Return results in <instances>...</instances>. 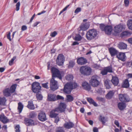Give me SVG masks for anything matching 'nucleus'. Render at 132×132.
Wrapping results in <instances>:
<instances>
[{
  "instance_id": "nucleus-42",
  "label": "nucleus",
  "mask_w": 132,
  "mask_h": 132,
  "mask_svg": "<svg viewBox=\"0 0 132 132\" xmlns=\"http://www.w3.org/2000/svg\"><path fill=\"white\" fill-rule=\"evenodd\" d=\"M67 100L68 102H71L73 100V98L71 95H67Z\"/></svg>"
},
{
  "instance_id": "nucleus-56",
  "label": "nucleus",
  "mask_w": 132,
  "mask_h": 132,
  "mask_svg": "<svg viewBox=\"0 0 132 132\" xmlns=\"http://www.w3.org/2000/svg\"><path fill=\"white\" fill-rule=\"evenodd\" d=\"M10 34L11 33L10 32H8V34H7V38L8 39H9L10 41H11V39L10 37Z\"/></svg>"
},
{
  "instance_id": "nucleus-16",
  "label": "nucleus",
  "mask_w": 132,
  "mask_h": 132,
  "mask_svg": "<svg viewBox=\"0 0 132 132\" xmlns=\"http://www.w3.org/2000/svg\"><path fill=\"white\" fill-rule=\"evenodd\" d=\"M123 28V24H120L114 27V32L117 33H120L122 31Z\"/></svg>"
},
{
  "instance_id": "nucleus-1",
  "label": "nucleus",
  "mask_w": 132,
  "mask_h": 132,
  "mask_svg": "<svg viewBox=\"0 0 132 132\" xmlns=\"http://www.w3.org/2000/svg\"><path fill=\"white\" fill-rule=\"evenodd\" d=\"M97 32L94 29H92L87 32L86 36L87 39L88 40L94 39L97 36Z\"/></svg>"
},
{
  "instance_id": "nucleus-35",
  "label": "nucleus",
  "mask_w": 132,
  "mask_h": 132,
  "mask_svg": "<svg viewBox=\"0 0 132 132\" xmlns=\"http://www.w3.org/2000/svg\"><path fill=\"white\" fill-rule=\"evenodd\" d=\"M127 25L128 28L132 30V20H129L127 22Z\"/></svg>"
},
{
  "instance_id": "nucleus-5",
  "label": "nucleus",
  "mask_w": 132,
  "mask_h": 132,
  "mask_svg": "<svg viewBox=\"0 0 132 132\" xmlns=\"http://www.w3.org/2000/svg\"><path fill=\"white\" fill-rule=\"evenodd\" d=\"M51 71L52 73V77H57L60 79H61L62 76L59 71L55 67H52L51 68Z\"/></svg>"
},
{
  "instance_id": "nucleus-61",
  "label": "nucleus",
  "mask_w": 132,
  "mask_h": 132,
  "mask_svg": "<svg viewBox=\"0 0 132 132\" xmlns=\"http://www.w3.org/2000/svg\"><path fill=\"white\" fill-rule=\"evenodd\" d=\"M114 124L118 127L119 126V123L118 121L116 120L114 121Z\"/></svg>"
},
{
  "instance_id": "nucleus-41",
  "label": "nucleus",
  "mask_w": 132,
  "mask_h": 132,
  "mask_svg": "<svg viewBox=\"0 0 132 132\" xmlns=\"http://www.w3.org/2000/svg\"><path fill=\"white\" fill-rule=\"evenodd\" d=\"M118 108L120 110H122L124 109V102L119 103L118 105Z\"/></svg>"
},
{
  "instance_id": "nucleus-11",
  "label": "nucleus",
  "mask_w": 132,
  "mask_h": 132,
  "mask_svg": "<svg viewBox=\"0 0 132 132\" xmlns=\"http://www.w3.org/2000/svg\"><path fill=\"white\" fill-rule=\"evenodd\" d=\"M38 118L40 121H44L47 120L46 114L43 112H40L39 113Z\"/></svg>"
},
{
  "instance_id": "nucleus-27",
  "label": "nucleus",
  "mask_w": 132,
  "mask_h": 132,
  "mask_svg": "<svg viewBox=\"0 0 132 132\" xmlns=\"http://www.w3.org/2000/svg\"><path fill=\"white\" fill-rule=\"evenodd\" d=\"M18 112L20 113L22 112L23 108V105L21 102H19L18 103Z\"/></svg>"
},
{
  "instance_id": "nucleus-29",
  "label": "nucleus",
  "mask_w": 132,
  "mask_h": 132,
  "mask_svg": "<svg viewBox=\"0 0 132 132\" xmlns=\"http://www.w3.org/2000/svg\"><path fill=\"white\" fill-rule=\"evenodd\" d=\"M110 82V80L108 79H106L104 81V85L106 89H109L111 88L109 83Z\"/></svg>"
},
{
  "instance_id": "nucleus-31",
  "label": "nucleus",
  "mask_w": 132,
  "mask_h": 132,
  "mask_svg": "<svg viewBox=\"0 0 132 132\" xmlns=\"http://www.w3.org/2000/svg\"><path fill=\"white\" fill-rule=\"evenodd\" d=\"M114 94V93L113 91L109 92L106 96V97L107 99H110L111 98Z\"/></svg>"
},
{
  "instance_id": "nucleus-54",
  "label": "nucleus",
  "mask_w": 132,
  "mask_h": 132,
  "mask_svg": "<svg viewBox=\"0 0 132 132\" xmlns=\"http://www.w3.org/2000/svg\"><path fill=\"white\" fill-rule=\"evenodd\" d=\"M57 34V32L56 31H54L51 33L50 36L52 37H54Z\"/></svg>"
},
{
  "instance_id": "nucleus-10",
  "label": "nucleus",
  "mask_w": 132,
  "mask_h": 132,
  "mask_svg": "<svg viewBox=\"0 0 132 132\" xmlns=\"http://www.w3.org/2000/svg\"><path fill=\"white\" fill-rule=\"evenodd\" d=\"M89 24L87 23H82L80 25L78 29L79 31L81 30L85 31L89 27Z\"/></svg>"
},
{
  "instance_id": "nucleus-37",
  "label": "nucleus",
  "mask_w": 132,
  "mask_h": 132,
  "mask_svg": "<svg viewBox=\"0 0 132 132\" xmlns=\"http://www.w3.org/2000/svg\"><path fill=\"white\" fill-rule=\"evenodd\" d=\"M82 39V37L80 34H77L76 35L74 39L76 41H79L80 40Z\"/></svg>"
},
{
  "instance_id": "nucleus-43",
  "label": "nucleus",
  "mask_w": 132,
  "mask_h": 132,
  "mask_svg": "<svg viewBox=\"0 0 132 132\" xmlns=\"http://www.w3.org/2000/svg\"><path fill=\"white\" fill-rule=\"evenodd\" d=\"M75 65V61L73 60L70 61L69 62L68 67L69 68H72Z\"/></svg>"
},
{
  "instance_id": "nucleus-19",
  "label": "nucleus",
  "mask_w": 132,
  "mask_h": 132,
  "mask_svg": "<svg viewBox=\"0 0 132 132\" xmlns=\"http://www.w3.org/2000/svg\"><path fill=\"white\" fill-rule=\"evenodd\" d=\"M82 86L84 89L88 91L90 90L91 88L90 85L86 82H83Z\"/></svg>"
},
{
  "instance_id": "nucleus-18",
  "label": "nucleus",
  "mask_w": 132,
  "mask_h": 132,
  "mask_svg": "<svg viewBox=\"0 0 132 132\" xmlns=\"http://www.w3.org/2000/svg\"><path fill=\"white\" fill-rule=\"evenodd\" d=\"M66 104L63 103H60L59 106L58 107V110L60 112H62L64 111V110L66 108Z\"/></svg>"
},
{
  "instance_id": "nucleus-17",
  "label": "nucleus",
  "mask_w": 132,
  "mask_h": 132,
  "mask_svg": "<svg viewBox=\"0 0 132 132\" xmlns=\"http://www.w3.org/2000/svg\"><path fill=\"white\" fill-rule=\"evenodd\" d=\"M56 95L53 94L49 93L48 94L47 99L50 101H56Z\"/></svg>"
},
{
  "instance_id": "nucleus-62",
  "label": "nucleus",
  "mask_w": 132,
  "mask_h": 132,
  "mask_svg": "<svg viewBox=\"0 0 132 132\" xmlns=\"http://www.w3.org/2000/svg\"><path fill=\"white\" fill-rule=\"evenodd\" d=\"M93 130V132H98V128L96 127H94Z\"/></svg>"
},
{
  "instance_id": "nucleus-3",
  "label": "nucleus",
  "mask_w": 132,
  "mask_h": 132,
  "mask_svg": "<svg viewBox=\"0 0 132 132\" xmlns=\"http://www.w3.org/2000/svg\"><path fill=\"white\" fill-rule=\"evenodd\" d=\"M100 28L102 31H104L106 34L108 35L111 34L113 30L112 27L111 26H105L103 24L100 25Z\"/></svg>"
},
{
  "instance_id": "nucleus-34",
  "label": "nucleus",
  "mask_w": 132,
  "mask_h": 132,
  "mask_svg": "<svg viewBox=\"0 0 132 132\" xmlns=\"http://www.w3.org/2000/svg\"><path fill=\"white\" fill-rule=\"evenodd\" d=\"M6 100L4 97L0 98V105H5Z\"/></svg>"
},
{
  "instance_id": "nucleus-48",
  "label": "nucleus",
  "mask_w": 132,
  "mask_h": 132,
  "mask_svg": "<svg viewBox=\"0 0 132 132\" xmlns=\"http://www.w3.org/2000/svg\"><path fill=\"white\" fill-rule=\"evenodd\" d=\"M131 33L128 31H124V36H130Z\"/></svg>"
},
{
  "instance_id": "nucleus-36",
  "label": "nucleus",
  "mask_w": 132,
  "mask_h": 132,
  "mask_svg": "<svg viewBox=\"0 0 132 132\" xmlns=\"http://www.w3.org/2000/svg\"><path fill=\"white\" fill-rule=\"evenodd\" d=\"M129 85L128 80L126 79L124 80V88H128L129 87Z\"/></svg>"
},
{
  "instance_id": "nucleus-25",
  "label": "nucleus",
  "mask_w": 132,
  "mask_h": 132,
  "mask_svg": "<svg viewBox=\"0 0 132 132\" xmlns=\"http://www.w3.org/2000/svg\"><path fill=\"white\" fill-rule=\"evenodd\" d=\"M3 93L5 96L6 97L9 96L11 95V92L9 88H7L5 89L3 91Z\"/></svg>"
},
{
  "instance_id": "nucleus-14",
  "label": "nucleus",
  "mask_w": 132,
  "mask_h": 132,
  "mask_svg": "<svg viewBox=\"0 0 132 132\" xmlns=\"http://www.w3.org/2000/svg\"><path fill=\"white\" fill-rule=\"evenodd\" d=\"M74 124L73 123L70 121L65 122L63 125L64 127L67 129H69L73 128Z\"/></svg>"
},
{
  "instance_id": "nucleus-32",
  "label": "nucleus",
  "mask_w": 132,
  "mask_h": 132,
  "mask_svg": "<svg viewBox=\"0 0 132 132\" xmlns=\"http://www.w3.org/2000/svg\"><path fill=\"white\" fill-rule=\"evenodd\" d=\"M117 57L120 60L124 61V53L120 52L117 55Z\"/></svg>"
},
{
  "instance_id": "nucleus-6",
  "label": "nucleus",
  "mask_w": 132,
  "mask_h": 132,
  "mask_svg": "<svg viewBox=\"0 0 132 132\" xmlns=\"http://www.w3.org/2000/svg\"><path fill=\"white\" fill-rule=\"evenodd\" d=\"M55 78L52 77L50 82V88L51 90L55 91L58 88L57 82L55 80Z\"/></svg>"
},
{
  "instance_id": "nucleus-13",
  "label": "nucleus",
  "mask_w": 132,
  "mask_h": 132,
  "mask_svg": "<svg viewBox=\"0 0 132 132\" xmlns=\"http://www.w3.org/2000/svg\"><path fill=\"white\" fill-rule=\"evenodd\" d=\"M72 90L71 87L69 83H67L64 85L63 89V91L64 93L67 94H70Z\"/></svg>"
},
{
  "instance_id": "nucleus-8",
  "label": "nucleus",
  "mask_w": 132,
  "mask_h": 132,
  "mask_svg": "<svg viewBox=\"0 0 132 132\" xmlns=\"http://www.w3.org/2000/svg\"><path fill=\"white\" fill-rule=\"evenodd\" d=\"M90 84L93 87H97L100 84V82L94 76H92L89 81Z\"/></svg>"
},
{
  "instance_id": "nucleus-39",
  "label": "nucleus",
  "mask_w": 132,
  "mask_h": 132,
  "mask_svg": "<svg viewBox=\"0 0 132 132\" xmlns=\"http://www.w3.org/2000/svg\"><path fill=\"white\" fill-rule=\"evenodd\" d=\"M130 101L129 96L127 95L124 94V102H128Z\"/></svg>"
},
{
  "instance_id": "nucleus-38",
  "label": "nucleus",
  "mask_w": 132,
  "mask_h": 132,
  "mask_svg": "<svg viewBox=\"0 0 132 132\" xmlns=\"http://www.w3.org/2000/svg\"><path fill=\"white\" fill-rule=\"evenodd\" d=\"M73 77V76L72 74L68 75L65 76V78L66 80L70 81L72 80Z\"/></svg>"
},
{
  "instance_id": "nucleus-22",
  "label": "nucleus",
  "mask_w": 132,
  "mask_h": 132,
  "mask_svg": "<svg viewBox=\"0 0 132 132\" xmlns=\"http://www.w3.org/2000/svg\"><path fill=\"white\" fill-rule=\"evenodd\" d=\"M0 120L4 123L7 122L9 120L4 114L0 115Z\"/></svg>"
},
{
  "instance_id": "nucleus-33",
  "label": "nucleus",
  "mask_w": 132,
  "mask_h": 132,
  "mask_svg": "<svg viewBox=\"0 0 132 132\" xmlns=\"http://www.w3.org/2000/svg\"><path fill=\"white\" fill-rule=\"evenodd\" d=\"M16 86L17 85L15 84L11 86L10 89L11 93H13L15 92Z\"/></svg>"
},
{
  "instance_id": "nucleus-50",
  "label": "nucleus",
  "mask_w": 132,
  "mask_h": 132,
  "mask_svg": "<svg viewBox=\"0 0 132 132\" xmlns=\"http://www.w3.org/2000/svg\"><path fill=\"white\" fill-rule=\"evenodd\" d=\"M20 5V3L19 2H18L16 5V11H18L19 9V7Z\"/></svg>"
},
{
  "instance_id": "nucleus-53",
  "label": "nucleus",
  "mask_w": 132,
  "mask_h": 132,
  "mask_svg": "<svg viewBox=\"0 0 132 132\" xmlns=\"http://www.w3.org/2000/svg\"><path fill=\"white\" fill-rule=\"evenodd\" d=\"M129 4V1L128 0H124V4L126 7H127Z\"/></svg>"
},
{
  "instance_id": "nucleus-4",
  "label": "nucleus",
  "mask_w": 132,
  "mask_h": 132,
  "mask_svg": "<svg viewBox=\"0 0 132 132\" xmlns=\"http://www.w3.org/2000/svg\"><path fill=\"white\" fill-rule=\"evenodd\" d=\"M31 89L33 92L35 93H38L41 90V86L40 84L37 82H34L31 85Z\"/></svg>"
},
{
  "instance_id": "nucleus-63",
  "label": "nucleus",
  "mask_w": 132,
  "mask_h": 132,
  "mask_svg": "<svg viewBox=\"0 0 132 132\" xmlns=\"http://www.w3.org/2000/svg\"><path fill=\"white\" fill-rule=\"evenodd\" d=\"M5 70V68L3 67L0 68V72H3Z\"/></svg>"
},
{
  "instance_id": "nucleus-51",
  "label": "nucleus",
  "mask_w": 132,
  "mask_h": 132,
  "mask_svg": "<svg viewBox=\"0 0 132 132\" xmlns=\"http://www.w3.org/2000/svg\"><path fill=\"white\" fill-rule=\"evenodd\" d=\"M56 98H57L56 99V101L58 100H63L64 99L63 97V96L59 95H57L56 96Z\"/></svg>"
},
{
  "instance_id": "nucleus-52",
  "label": "nucleus",
  "mask_w": 132,
  "mask_h": 132,
  "mask_svg": "<svg viewBox=\"0 0 132 132\" xmlns=\"http://www.w3.org/2000/svg\"><path fill=\"white\" fill-rule=\"evenodd\" d=\"M48 83L47 82L43 84H42V86L44 88H46L47 89L48 88Z\"/></svg>"
},
{
  "instance_id": "nucleus-60",
  "label": "nucleus",
  "mask_w": 132,
  "mask_h": 132,
  "mask_svg": "<svg viewBox=\"0 0 132 132\" xmlns=\"http://www.w3.org/2000/svg\"><path fill=\"white\" fill-rule=\"evenodd\" d=\"M131 63H130V62H127L126 64V65L127 67H130V65H131Z\"/></svg>"
},
{
  "instance_id": "nucleus-2",
  "label": "nucleus",
  "mask_w": 132,
  "mask_h": 132,
  "mask_svg": "<svg viewBox=\"0 0 132 132\" xmlns=\"http://www.w3.org/2000/svg\"><path fill=\"white\" fill-rule=\"evenodd\" d=\"M80 73L84 75L88 76L91 74L92 69L89 67L84 66L81 67L80 69Z\"/></svg>"
},
{
  "instance_id": "nucleus-58",
  "label": "nucleus",
  "mask_w": 132,
  "mask_h": 132,
  "mask_svg": "<svg viewBox=\"0 0 132 132\" xmlns=\"http://www.w3.org/2000/svg\"><path fill=\"white\" fill-rule=\"evenodd\" d=\"M27 27L26 26L23 25L22 27L21 30L22 31H24L26 30L27 29Z\"/></svg>"
},
{
  "instance_id": "nucleus-59",
  "label": "nucleus",
  "mask_w": 132,
  "mask_h": 132,
  "mask_svg": "<svg viewBox=\"0 0 132 132\" xmlns=\"http://www.w3.org/2000/svg\"><path fill=\"white\" fill-rule=\"evenodd\" d=\"M127 41L129 43L132 44V37L129 38Z\"/></svg>"
},
{
  "instance_id": "nucleus-12",
  "label": "nucleus",
  "mask_w": 132,
  "mask_h": 132,
  "mask_svg": "<svg viewBox=\"0 0 132 132\" xmlns=\"http://www.w3.org/2000/svg\"><path fill=\"white\" fill-rule=\"evenodd\" d=\"M24 122L25 124L27 126H32L36 125L34 121L30 119H25Z\"/></svg>"
},
{
  "instance_id": "nucleus-28",
  "label": "nucleus",
  "mask_w": 132,
  "mask_h": 132,
  "mask_svg": "<svg viewBox=\"0 0 132 132\" xmlns=\"http://www.w3.org/2000/svg\"><path fill=\"white\" fill-rule=\"evenodd\" d=\"M87 100L88 101L90 104L93 105L95 106H97V104L91 98H87Z\"/></svg>"
},
{
  "instance_id": "nucleus-40",
  "label": "nucleus",
  "mask_w": 132,
  "mask_h": 132,
  "mask_svg": "<svg viewBox=\"0 0 132 132\" xmlns=\"http://www.w3.org/2000/svg\"><path fill=\"white\" fill-rule=\"evenodd\" d=\"M37 94L36 95V97L37 98V100H42L43 97L41 94V93L40 92L38 93H36Z\"/></svg>"
},
{
  "instance_id": "nucleus-30",
  "label": "nucleus",
  "mask_w": 132,
  "mask_h": 132,
  "mask_svg": "<svg viewBox=\"0 0 132 132\" xmlns=\"http://www.w3.org/2000/svg\"><path fill=\"white\" fill-rule=\"evenodd\" d=\"M68 83H69V84L70 85L72 89L77 88L78 86L77 84L75 82H70Z\"/></svg>"
},
{
  "instance_id": "nucleus-44",
  "label": "nucleus",
  "mask_w": 132,
  "mask_h": 132,
  "mask_svg": "<svg viewBox=\"0 0 132 132\" xmlns=\"http://www.w3.org/2000/svg\"><path fill=\"white\" fill-rule=\"evenodd\" d=\"M36 115V113L34 111H32L30 113L29 116L30 118H33L35 117Z\"/></svg>"
},
{
  "instance_id": "nucleus-49",
  "label": "nucleus",
  "mask_w": 132,
  "mask_h": 132,
  "mask_svg": "<svg viewBox=\"0 0 132 132\" xmlns=\"http://www.w3.org/2000/svg\"><path fill=\"white\" fill-rule=\"evenodd\" d=\"M119 98L120 101L124 102V95L123 94H120L119 95Z\"/></svg>"
},
{
  "instance_id": "nucleus-24",
  "label": "nucleus",
  "mask_w": 132,
  "mask_h": 132,
  "mask_svg": "<svg viewBox=\"0 0 132 132\" xmlns=\"http://www.w3.org/2000/svg\"><path fill=\"white\" fill-rule=\"evenodd\" d=\"M27 107L30 110H34L35 109V107L32 101H28V104Z\"/></svg>"
},
{
  "instance_id": "nucleus-15",
  "label": "nucleus",
  "mask_w": 132,
  "mask_h": 132,
  "mask_svg": "<svg viewBox=\"0 0 132 132\" xmlns=\"http://www.w3.org/2000/svg\"><path fill=\"white\" fill-rule=\"evenodd\" d=\"M87 60L85 58L81 57L77 59V62L78 64L80 65L85 64L87 63Z\"/></svg>"
},
{
  "instance_id": "nucleus-26",
  "label": "nucleus",
  "mask_w": 132,
  "mask_h": 132,
  "mask_svg": "<svg viewBox=\"0 0 132 132\" xmlns=\"http://www.w3.org/2000/svg\"><path fill=\"white\" fill-rule=\"evenodd\" d=\"M99 120L103 124H104L108 121L107 118L100 115L99 118Z\"/></svg>"
},
{
  "instance_id": "nucleus-46",
  "label": "nucleus",
  "mask_w": 132,
  "mask_h": 132,
  "mask_svg": "<svg viewBox=\"0 0 132 132\" xmlns=\"http://www.w3.org/2000/svg\"><path fill=\"white\" fill-rule=\"evenodd\" d=\"M15 132H21L20 127L19 125H17L15 127Z\"/></svg>"
},
{
  "instance_id": "nucleus-55",
  "label": "nucleus",
  "mask_w": 132,
  "mask_h": 132,
  "mask_svg": "<svg viewBox=\"0 0 132 132\" xmlns=\"http://www.w3.org/2000/svg\"><path fill=\"white\" fill-rule=\"evenodd\" d=\"M81 11V8L80 7H78L76 9L75 11V13H78V12Z\"/></svg>"
},
{
  "instance_id": "nucleus-20",
  "label": "nucleus",
  "mask_w": 132,
  "mask_h": 132,
  "mask_svg": "<svg viewBox=\"0 0 132 132\" xmlns=\"http://www.w3.org/2000/svg\"><path fill=\"white\" fill-rule=\"evenodd\" d=\"M111 81L113 84L114 86L117 85L119 82L118 78L116 76H112Z\"/></svg>"
},
{
  "instance_id": "nucleus-47",
  "label": "nucleus",
  "mask_w": 132,
  "mask_h": 132,
  "mask_svg": "<svg viewBox=\"0 0 132 132\" xmlns=\"http://www.w3.org/2000/svg\"><path fill=\"white\" fill-rule=\"evenodd\" d=\"M119 48L121 49H124V43L123 42H120L118 44Z\"/></svg>"
},
{
  "instance_id": "nucleus-21",
  "label": "nucleus",
  "mask_w": 132,
  "mask_h": 132,
  "mask_svg": "<svg viewBox=\"0 0 132 132\" xmlns=\"http://www.w3.org/2000/svg\"><path fill=\"white\" fill-rule=\"evenodd\" d=\"M57 108H56L55 110L51 111L50 113V117L52 118H56L57 117L58 114L56 113L55 112L58 111Z\"/></svg>"
},
{
  "instance_id": "nucleus-7",
  "label": "nucleus",
  "mask_w": 132,
  "mask_h": 132,
  "mask_svg": "<svg viewBox=\"0 0 132 132\" xmlns=\"http://www.w3.org/2000/svg\"><path fill=\"white\" fill-rule=\"evenodd\" d=\"M65 61V58L64 55L62 54H59L56 60V64L59 66L62 65Z\"/></svg>"
},
{
  "instance_id": "nucleus-45",
  "label": "nucleus",
  "mask_w": 132,
  "mask_h": 132,
  "mask_svg": "<svg viewBox=\"0 0 132 132\" xmlns=\"http://www.w3.org/2000/svg\"><path fill=\"white\" fill-rule=\"evenodd\" d=\"M56 132H65L64 128L62 127H58L57 128Z\"/></svg>"
},
{
  "instance_id": "nucleus-64",
  "label": "nucleus",
  "mask_w": 132,
  "mask_h": 132,
  "mask_svg": "<svg viewBox=\"0 0 132 132\" xmlns=\"http://www.w3.org/2000/svg\"><path fill=\"white\" fill-rule=\"evenodd\" d=\"M127 76L128 77V78H132V73L128 74L127 75Z\"/></svg>"
},
{
  "instance_id": "nucleus-57",
  "label": "nucleus",
  "mask_w": 132,
  "mask_h": 132,
  "mask_svg": "<svg viewBox=\"0 0 132 132\" xmlns=\"http://www.w3.org/2000/svg\"><path fill=\"white\" fill-rule=\"evenodd\" d=\"M55 118V120L54 121V122L55 123H57L58 121H59V118L58 117H56V118Z\"/></svg>"
},
{
  "instance_id": "nucleus-9",
  "label": "nucleus",
  "mask_w": 132,
  "mask_h": 132,
  "mask_svg": "<svg viewBox=\"0 0 132 132\" xmlns=\"http://www.w3.org/2000/svg\"><path fill=\"white\" fill-rule=\"evenodd\" d=\"M112 68L111 66L105 67L101 71V73L104 75L107 74L108 72L111 73L112 72Z\"/></svg>"
},
{
  "instance_id": "nucleus-23",
  "label": "nucleus",
  "mask_w": 132,
  "mask_h": 132,
  "mask_svg": "<svg viewBox=\"0 0 132 132\" xmlns=\"http://www.w3.org/2000/svg\"><path fill=\"white\" fill-rule=\"evenodd\" d=\"M109 51L111 56L116 55L118 53V51L113 48L111 47L109 48Z\"/></svg>"
}]
</instances>
